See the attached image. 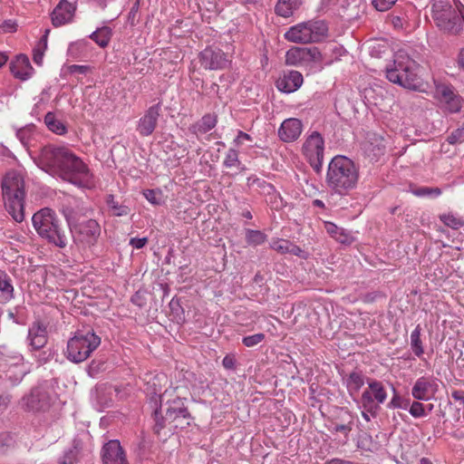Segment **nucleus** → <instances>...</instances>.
<instances>
[{
  "label": "nucleus",
  "mask_w": 464,
  "mask_h": 464,
  "mask_svg": "<svg viewBox=\"0 0 464 464\" xmlns=\"http://www.w3.org/2000/svg\"><path fill=\"white\" fill-rule=\"evenodd\" d=\"M39 166L50 175L78 187L92 188L94 185L88 166L66 147H44L39 156Z\"/></svg>",
  "instance_id": "nucleus-1"
},
{
  "label": "nucleus",
  "mask_w": 464,
  "mask_h": 464,
  "mask_svg": "<svg viewBox=\"0 0 464 464\" xmlns=\"http://www.w3.org/2000/svg\"><path fill=\"white\" fill-rule=\"evenodd\" d=\"M359 179V169L349 158L337 155L328 165L326 182L339 195H346L353 189Z\"/></svg>",
  "instance_id": "nucleus-2"
},
{
  "label": "nucleus",
  "mask_w": 464,
  "mask_h": 464,
  "mask_svg": "<svg viewBox=\"0 0 464 464\" xmlns=\"http://www.w3.org/2000/svg\"><path fill=\"white\" fill-rule=\"evenodd\" d=\"M2 192L7 212L16 222L24 219V180L22 174L9 171L2 180Z\"/></svg>",
  "instance_id": "nucleus-3"
},
{
  "label": "nucleus",
  "mask_w": 464,
  "mask_h": 464,
  "mask_svg": "<svg viewBox=\"0 0 464 464\" xmlns=\"http://www.w3.org/2000/svg\"><path fill=\"white\" fill-rule=\"evenodd\" d=\"M419 63L406 53L400 51L394 55L392 64L386 67L387 79L411 90H417L421 82L418 75Z\"/></svg>",
  "instance_id": "nucleus-4"
},
{
  "label": "nucleus",
  "mask_w": 464,
  "mask_h": 464,
  "mask_svg": "<svg viewBox=\"0 0 464 464\" xmlns=\"http://www.w3.org/2000/svg\"><path fill=\"white\" fill-rule=\"evenodd\" d=\"M33 225L38 235L61 248L67 245V237L54 211L44 208L34 214Z\"/></svg>",
  "instance_id": "nucleus-5"
},
{
  "label": "nucleus",
  "mask_w": 464,
  "mask_h": 464,
  "mask_svg": "<svg viewBox=\"0 0 464 464\" xmlns=\"http://www.w3.org/2000/svg\"><path fill=\"white\" fill-rule=\"evenodd\" d=\"M100 344L101 338L92 329L77 330L67 342L66 358L74 363L82 362L91 356Z\"/></svg>",
  "instance_id": "nucleus-6"
},
{
  "label": "nucleus",
  "mask_w": 464,
  "mask_h": 464,
  "mask_svg": "<svg viewBox=\"0 0 464 464\" xmlns=\"http://www.w3.org/2000/svg\"><path fill=\"white\" fill-rule=\"evenodd\" d=\"M431 11L433 21L440 31L457 34L462 30L460 10L454 8L448 0H433Z\"/></svg>",
  "instance_id": "nucleus-7"
},
{
  "label": "nucleus",
  "mask_w": 464,
  "mask_h": 464,
  "mask_svg": "<svg viewBox=\"0 0 464 464\" xmlns=\"http://www.w3.org/2000/svg\"><path fill=\"white\" fill-rule=\"evenodd\" d=\"M328 32V26L324 21H307L292 26L285 37L290 42L308 44L322 41Z\"/></svg>",
  "instance_id": "nucleus-8"
},
{
  "label": "nucleus",
  "mask_w": 464,
  "mask_h": 464,
  "mask_svg": "<svg viewBox=\"0 0 464 464\" xmlns=\"http://www.w3.org/2000/svg\"><path fill=\"white\" fill-rule=\"evenodd\" d=\"M55 399V393L48 382H44L32 388L22 398V407L28 411H45L50 409Z\"/></svg>",
  "instance_id": "nucleus-9"
},
{
  "label": "nucleus",
  "mask_w": 464,
  "mask_h": 464,
  "mask_svg": "<svg viewBox=\"0 0 464 464\" xmlns=\"http://www.w3.org/2000/svg\"><path fill=\"white\" fill-rule=\"evenodd\" d=\"M368 387L362 392L360 403L369 412L376 413L387 399V392L382 382L367 379Z\"/></svg>",
  "instance_id": "nucleus-10"
},
{
  "label": "nucleus",
  "mask_w": 464,
  "mask_h": 464,
  "mask_svg": "<svg viewBox=\"0 0 464 464\" xmlns=\"http://www.w3.org/2000/svg\"><path fill=\"white\" fill-rule=\"evenodd\" d=\"M302 150L310 165L318 170L324 160V140L322 135L317 131H312L305 139Z\"/></svg>",
  "instance_id": "nucleus-11"
},
{
  "label": "nucleus",
  "mask_w": 464,
  "mask_h": 464,
  "mask_svg": "<svg viewBox=\"0 0 464 464\" xmlns=\"http://www.w3.org/2000/svg\"><path fill=\"white\" fill-rule=\"evenodd\" d=\"M101 236V227L94 219H88L79 223L74 227V239L83 246L96 245Z\"/></svg>",
  "instance_id": "nucleus-12"
},
{
  "label": "nucleus",
  "mask_w": 464,
  "mask_h": 464,
  "mask_svg": "<svg viewBox=\"0 0 464 464\" xmlns=\"http://www.w3.org/2000/svg\"><path fill=\"white\" fill-rule=\"evenodd\" d=\"M159 411H155V430L159 432L166 425V422H173L178 418L189 419L190 414L188 408L185 406L184 401L180 398L172 400L166 411V416L163 418L159 417Z\"/></svg>",
  "instance_id": "nucleus-13"
},
{
  "label": "nucleus",
  "mask_w": 464,
  "mask_h": 464,
  "mask_svg": "<svg viewBox=\"0 0 464 464\" xmlns=\"http://www.w3.org/2000/svg\"><path fill=\"white\" fill-rule=\"evenodd\" d=\"M439 385L436 379L431 376L418 378L411 389V395L418 401H429L438 392Z\"/></svg>",
  "instance_id": "nucleus-14"
},
{
  "label": "nucleus",
  "mask_w": 464,
  "mask_h": 464,
  "mask_svg": "<svg viewBox=\"0 0 464 464\" xmlns=\"http://www.w3.org/2000/svg\"><path fill=\"white\" fill-rule=\"evenodd\" d=\"M199 63L206 70H218L225 68L228 60L222 50L206 48L199 53Z\"/></svg>",
  "instance_id": "nucleus-15"
},
{
  "label": "nucleus",
  "mask_w": 464,
  "mask_h": 464,
  "mask_svg": "<svg viewBox=\"0 0 464 464\" xmlns=\"http://www.w3.org/2000/svg\"><path fill=\"white\" fill-rule=\"evenodd\" d=\"M321 59L322 55L317 47H292L285 54L286 63L292 65H295L302 62H316Z\"/></svg>",
  "instance_id": "nucleus-16"
},
{
  "label": "nucleus",
  "mask_w": 464,
  "mask_h": 464,
  "mask_svg": "<svg viewBox=\"0 0 464 464\" xmlns=\"http://www.w3.org/2000/svg\"><path fill=\"white\" fill-rule=\"evenodd\" d=\"M303 131V123L298 118H286L278 129V137L284 142L296 140Z\"/></svg>",
  "instance_id": "nucleus-17"
},
{
  "label": "nucleus",
  "mask_w": 464,
  "mask_h": 464,
  "mask_svg": "<svg viewBox=\"0 0 464 464\" xmlns=\"http://www.w3.org/2000/svg\"><path fill=\"white\" fill-rule=\"evenodd\" d=\"M102 459L103 464H128L125 454L117 440H110L103 446Z\"/></svg>",
  "instance_id": "nucleus-18"
},
{
  "label": "nucleus",
  "mask_w": 464,
  "mask_h": 464,
  "mask_svg": "<svg viewBox=\"0 0 464 464\" xmlns=\"http://www.w3.org/2000/svg\"><path fill=\"white\" fill-rule=\"evenodd\" d=\"M438 93L440 94V102L443 103L446 111L457 113L460 111L462 100L454 92L452 88L441 86L438 89Z\"/></svg>",
  "instance_id": "nucleus-19"
},
{
  "label": "nucleus",
  "mask_w": 464,
  "mask_h": 464,
  "mask_svg": "<svg viewBox=\"0 0 464 464\" xmlns=\"http://www.w3.org/2000/svg\"><path fill=\"white\" fill-rule=\"evenodd\" d=\"M10 71L15 78L25 81L33 74L34 68L25 54H19L10 63Z\"/></svg>",
  "instance_id": "nucleus-20"
},
{
  "label": "nucleus",
  "mask_w": 464,
  "mask_h": 464,
  "mask_svg": "<svg viewBox=\"0 0 464 464\" xmlns=\"http://www.w3.org/2000/svg\"><path fill=\"white\" fill-rule=\"evenodd\" d=\"M303 75L297 71H289L283 77L276 81V87L280 92L286 93L293 92L301 87L303 83Z\"/></svg>",
  "instance_id": "nucleus-21"
},
{
  "label": "nucleus",
  "mask_w": 464,
  "mask_h": 464,
  "mask_svg": "<svg viewBox=\"0 0 464 464\" xmlns=\"http://www.w3.org/2000/svg\"><path fill=\"white\" fill-rule=\"evenodd\" d=\"M75 11L74 5L66 1L61 0L52 13V23L54 26L63 25L70 22Z\"/></svg>",
  "instance_id": "nucleus-22"
},
{
  "label": "nucleus",
  "mask_w": 464,
  "mask_h": 464,
  "mask_svg": "<svg viewBox=\"0 0 464 464\" xmlns=\"http://www.w3.org/2000/svg\"><path fill=\"white\" fill-rule=\"evenodd\" d=\"M28 340L33 349L43 348L47 343L46 326L40 322L34 323L28 331Z\"/></svg>",
  "instance_id": "nucleus-23"
},
{
  "label": "nucleus",
  "mask_w": 464,
  "mask_h": 464,
  "mask_svg": "<svg viewBox=\"0 0 464 464\" xmlns=\"http://www.w3.org/2000/svg\"><path fill=\"white\" fill-rule=\"evenodd\" d=\"M324 225L326 232L341 244L350 245L353 241L352 235L344 228L339 227L330 221H325Z\"/></svg>",
  "instance_id": "nucleus-24"
},
{
  "label": "nucleus",
  "mask_w": 464,
  "mask_h": 464,
  "mask_svg": "<svg viewBox=\"0 0 464 464\" xmlns=\"http://www.w3.org/2000/svg\"><path fill=\"white\" fill-rule=\"evenodd\" d=\"M14 286L10 276L0 270V304H5L13 298Z\"/></svg>",
  "instance_id": "nucleus-25"
},
{
  "label": "nucleus",
  "mask_w": 464,
  "mask_h": 464,
  "mask_svg": "<svg viewBox=\"0 0 464 464\" xmlns=\"http://www.w3.org/2000/svg\"><path fill=\"white\" fill-rule=\"evenodd\" d=\"M302 4V0H278L275 7L276 14L288 17L292 15L294 10L297 9Z\"/></svg>",
  "instance_id": "nucleus-26"
},
{
  "label": "nucleus",
  "mask_w": 464,
  "mask_h": 464,
  "mask_svg": "<svg viewBox=\"0 0 464 464\" xmlns=\"http://www.w3.org/2000/svg\"><path fill=\"white\" fill-rule=\"evenodd\" d=\"M112 36V30L108 26H102L90 34V38L95 42L100 47L108 46Z\"/></svg>",
  "instance_id": "nucleus-27"
},
{
  "label": "nucleus",
  "mask_w": 464,
  "mask_h": 464,
  "mask_svg": "<svg viewBox=\"0 0 464 464\" xmlns=\"http://www.w3.org/2000/svg\"><path fill=\"white\" fill-rule=\"evenodd\" d=\"M16 362L11 366L7 372V378L14 383L16 384L22 381L24 376L25 375V369L23 363H20L22 361L21 356L16 357Z\"/></svg>",
  "instance_id": "nucleus-28"
},
{
  "label": "nucleus",
  "mask_w": 464,
  "mask_h": 464,
  "mask_svg": "<svg viewBox=\"0 0 464 464\" xmlns=\"http://www.w3.org/2000/svg\"><path fill=\"white\" fill-rule=\"evenodd\" d=\"M364 384V377L358 372H353L346 379V387L351 395L358 393Z\"/></svg>",
  "instance_id": "nucleus-29"
},
{
  "label": "nucleus",
  "mask_w": 464,
  "mask_h": 464,
  "mask_svg": "<svg viewBox=\"0 0 464 464\" xmlns=\"http://www.w3.org/2000/svg\"><path fill=\"white\" fill-rule=\"evenodd\" d=\"M44 122L50 131L57 135H64L68 130V126L62 118H44Z\"/></svg>",
  "instance_id": "nucleus-30"
},
{
  "label": "nucleus",
  "mask_w": 464,
  "mask_h": 464,
  "mask_svg": "<svg viewBox=\"0 0 464 464\" xmlns=\"http://www.w3.org/2000/svg\"><path fill=\"white\" fill-rule=\"evenodd\" d=\"M420 333L421 328L420 325L418 324L411 334V348L413 353L419 358H420L424 353Z\"/></svg>",
  "instance_id": "nucleus-31"
},
{
  "label": "nucleus",
  "mask_w": 464,
  "mask_h": 464,
  "mask_svg": "<svg viewBox=\"0 0 464 464\" xmlns=\"http://www.w3.org/2000/svg\"><path fill=\"white\" fill-rule=\"evenodd\" d=\"M217 124L216 118H202L200 121H198L197 123H195L191 130L192 131L197 134H204L212 130Z\"/></svg>",
  "instance_id": "nucleus-32"
},
{
  "label": "nucleus",
  "mask_w": 464,
  "mask_h": 464,
  "mask_svg": "<svg viewBox=\"0 0 464 464\" xmlns=\"http://www.w3.org/2000/svg\"><path fill=\"white\" fill-rule=\"evenodd\" d=\"M107 204L112 214L116 217L127 216L130 213V208L115 201L112 195L108 196Z\"/></svg>",
  "instance_id": "nucleus-33"
},
{
  "label": "nucleus",
  "mask_w": 464,
  "mask_h": 464,
  "mask_svg": "<svg viewBox=\"0 0 464 464\" xmlns=\"http://www.w3.org/2000/svg\"><path fill=\"white\" fill-rule=\"evenodd\" d=\"M392 398L387 404L389 409H403L407 410L410 404V401L408 399L402 398L397 392V390L392 387Z\"/></svg>",
  "instance_id": "nucleus-34"
},
{
  "label": "nucleus",
  "mask_w": 464,
  "mask_h": 464,
  "mask_svg": "<svg viewBox=\"0 0 464 464\" xmlns=\"http://www.w3.org/2000/svg\"><path fill=\"white\" fill-rule=\"evenodd\" d=\"M79 461V450L77 446L65 450L58 459L59 464H75Z\"/></svg>",
  "instance_id": "nucleus-35"
},
{
  "label": "nucleus",
  "mask_w": 464,
  "mask_h": 464,
  "mask_svg": "<svg viewBox=\"0 0 464 464\" xmlns=\"http://www.w3.org/2000/svg\"><path fill=\"white\" fill-rule=\"evenodd\" d=\"M246 240L251 246H259L266 240V236L260 230L246 229Z\"/></svg>",
  "instance_id": "nucleus-36"
},
{
  "label": "nucleus",
  "mask_w": 464,
  "mask_h": 464,
  "mask_svg": "<svg viewBox=\"0 0 464 464\" xmlns=\"http://www.w3.org/2000/svg\"><path fill=\"white\" fill-rule=\"evenodd\" d=\"M156 127V118H140L138 130L143 136L151 134Z\"/></svg>",
  "instance_id": "nucleus-37"
},
{
  "label": "nucleus",
  "mask_w": 464,
  "mask_h": 464,
  "mask_svg": "<svg viewBox=\"0 0 464 464\" xmlns=\"http://www.w3.org/2000/svg\"><path fill=\"white\" fill-rule=\"evenodd\" d=\"M440 219L444 225L453 229H458L463 226L462 219L452 213L442 214L440 216Z\"/></svg>",
  "instance_id": "nucleus-38"
},
{
  "label": "nucleus",
  "mask_w": 464,
  "mask_h": 464,
  "mask_svg": "<svg viewBox=\"0 0 464 464\" xmlns=\"http://www.w3.org/2000/svg\"><path fill=\"white\" fill-rule=\"evenodd\" d=\"M34 131H35L34 125L30 124V125H27V126L18 130L16 132V136L20 140V141L24 145H25L30 141L31 138L34 134Z\"/></svg>",
  "instance_id": "nucleus-39"
},
{
  "label": "nucleus",
  "mask_w": 464,
  "mask_h": 464,
  "mask_svg": "<svg viewBox=\"0 0 464 464\" xmlns=\"http://www.w3.org/2000/svg\"><path fill=\"white\" fill-rule=\"evenodd\" d=\"M290 241L286 239L277 238L271 242L270 246L280 254L288 253Z\"/></svg>",
  "instance_id": "nucleus-40"
},
{
  "label": "nucleus",
  "mask_w": 464,
  "mask_h": 464,
  "mask_svg": "<svg viewBox=\"0 0 464 464\" xmlns=\"http://www.w3.org/2000/svg\"><path fill=\"white\" fill-rule=\"evenodd\" d=\"M240 161L238 160L237 151L234 149L228 150L226 154V158L224 160V165L227 168L237 167L239 166Z\"/></svg>",
  "instance_id": "nucleus-41"
},
{
  "label": "nucleus",
  "mask_w": 464,
  "mask_h": 464,
  "mask_svg": "<svg viewBox=\"0 0 464 464\" xmlns=\"http://www.w3.org/2000/svg\"><path fill=\"white\" fill-rule=\"evenodd\" d=\"M265 340V334L262 333L245 336L242 343L246 347H254Z\"/></svg>",
  "instance_id": "nucleus-42"
},
{
  "label": "nucleus",
  "mask_w": 464,
  "mask_h": 464,
  "mask_svg": "<svg viewBox=\"0 0 464 464\" xmlns=\"http://www.w3.org/2000/svg\"><path fill=\"white\" fill-rule=\"evenodd\" d=\"M409 412L414 418H421L426 415L424 405L419 401H413L411 404Z\"/></svg>",
  "instance_id": "nucleus-43"
},
{
  "label": "nucleus",
  "mask_w": 464,
  "mask_h": 464,
  "mask_svg": "<svg viewBox=\"0 0 464 464\" xmlns=\"http://www.w3.org/2000/svg\"><path fill=\"white\" fill-rule=\"evenodd\" d=\"M145 198L152 205L160 204V192L155 189H146L143 191Z\"/></svg>",
  "instance_id": "nucleus-44"
},
{
  "label": "nucleus",
  "mask_w": 464,
  "mask_h": 464,
  "mask_svg": "<svg viewBox=\"0 0 464 464\" xmlns=\"http://www.w3.org/2000/svg\"><path fill=\"white\" fill-rule=\"evenodd\" d=\"M447 140L450 144H456L464 140V127L458 128L448 137Z\"/></svg>",
  "instance_id": "nucleus-45"
},
{
  "label": "nucleus",
  "mask_w": 464,
  "mask_h": 464,
  "mask_svg": "<svg viewBox=\"0 0 464 464\" xmlns=\"http://www.w3.org/2000/svg\"><path fill=\"white\" fill-rule=\"evenodd\" d=\"M397 0H372L373 6L381 12L390 9Z\"/></svg>",
  "instance_id": "nucleus-46"
},
{
  "label": "nucleus",
  "mask_w": 464,
  "mask_h": 464,
  "mask_svg": "<svg viewBox=\"0 0 464 464\" xmlns=\"http://www.w3.org/2000/svg\"><path fill=\"white\" fill-rule=\"evenodd\" d=\"M341 7L343 9V14H345L348 18H353L354 12H350V7L356 9L358 6L356 5V0H343Z\"/></svg>",
  "instance_id": "nucleus-47"
},
{
  "label": "nucleus",
  "mask_w": 464,
  "mask_h": 464,
  "mask_svg": "<svg viewBox=\"0 0 464 464\" xmlns=\"http://www.w3.org/2000/svg\"><path fill=\"white\" fill-rule=\"evenodd\" d=\"M352 430V422H348L346 424H334L332 428L333 432H340L343 434L344 438L347 440L348 435Z\"/></svg>",
  "instance_id": "nucleus-48"
},
{
  "label": "nucleus",
  "mask_w": 464,
  "mask_h": 464,
  "mask_svg": "<svg viewBox=\"0 0 464 464\" xmlns=\"http://www.w3.org/2000/svg\"><path fill=\"white\" fill-rule=\"evenodd\" d=\"M147 242V237H132L130 240V245L136 249H140L145 246Z\"/></svg>",
  "instance_id": "nucleus-49"
},
{
  "label": "nucleus",
  "mask_w": 464,
  "mask_h": 464,
  "mask_svg": "<svg viewBox=\"0 0 464 464\" xmlns=\"http://www.w3.org/2000/svg\"><path fill=\"white\" fill-rule=\"evenodd\" d=\"M15 30H16V24L12 22L11 20L5 21L0 25V31L2 33H12V32H14Z\"/></svg>",
  "instance_id": "nucleus-50"
},
{
  "label": "nucleus",
  "mask_w": 464,
  "mask_h": 464,
  "mask_svg": "<svg viewBox=\"0 0 464 464\" xmlns=\"http://www.w3.org/2000/svg\"><path fill=\"white\" fill-rule=\"evenodd\" d=\"M160 114H163L161 103L158 102L157 104L152 105L149 108L147 114L145 116H160Z\"/></svg>",
  "instance_id": "nucleus-51"
},
{
  "label": "nucleus",
  "mask_w": 464,
  "mask_h": 464,
  "mask_svg": "<svg viewBox=\"0 0 464 464\" xmlns=\"http://www.w3.org/2000/svg\"><path fill=\"white\" fill-rule=\"evenodd\" d=\"M251 140H252V138L248 134H246L243 131H239L234 141L237 146H241L246 141H251Z\"/></svg>",
  "instance_id": "nucleus-52"
},
{
  "label": "nucleus",
  "mask_w": 464,
  "mask_h": 464,
  "mask_svg": "<svg viewBox=\"0 0 464 464\" xmlns=\"http://www.w3.org/2000/svg\"><path fill=\"white\" fill-rule=\"evenodd\" d=\"M69 70L72 73L77 72L81 74H86L90 71V67L85 65L72 64L69 67Z\"/></svg>",
  "instance_id": "nucleus-53"
},
{
  "label": "nucleus",
  "mask_w": 464,
  "mask_h": 464,
  "mask_svg": "<svg viewBox=\"0 0 464 464\" xmlns=\"http://www.w3.org/2000/svg\"><path fill=\"white\" fill-rule=\"evenodd\" d=\"M288 253L300 257L305 256L304 251L292 242H290Z\"/></svg>",
  "instance_id": "nucleus-54"
},
{
  "label": "nucleus",
  "mask_w": 464,
  "mask_h": 464,
  "mask_svg": "<svg viewBox=\"0 0 464 464\" xmlns=\"http://www.w3.org/2000/svg\"><path fill=\"white\" fill-rule=\"evenodd\" d=\"M44 50H41L40 48H35L34 50V55H33V60L34 62L38 64V65H41L42 63H43V57H44Z\"/></svg>",
  "instance_id": "nucleus-55"
},
{
  "label": "nucleus",
  "mask_w": 464,
  "mask_h": 464,
  "mask_svg": "<svg viewBox=\"0 0 464 464\" xmlns=\"http://www.w3.org/2000/svg\"><path fill=\"white\" fill-rule=\"evenodd\" d=\"M456 62L458 68L464 73V47L459 50Z\"/></svg>",
  "instance_id": "nucleus-56"
},
{
  "label": "nucleus",
  "mask_w": 464,
  "mask_h": 464,
  "mask_svg": "<svg viewBox=\"0 0 464 464\" xmlns=\"http://www.w3.org/2000/svg\"><path fill=\"white\" fill-rule=\"evenodd\" d=\"M451 397L456 401H459L462 406L464 407V391L461 390H454L451 392Z\"/></svg>",
  "instance_id": "nucleus-57"
},
{
  "label": "nucleus",
  "mask_w": 464,
  "mask_h": 464,
  "mask_svg": "<svg viewBox=\"0 0 464 464\" xmlns=\"http://www.w3.org/2000/svg\"><path fill=\"white\" fill-rule=\"evenodd\" d=\"M50 33L49 29H46L44 32V34L41 37V39L38 42V45L36 48H40L41 50L45 51L47 48V37Z\"/></svg>",
  "instance_id": "nucleus-58"
},
{
  "label": "nucleus",
  "mask_w": 464,
  "mask_h": 464,
  "mask_svg": "<svg viewBox=\"0 0 464 464\" xmlns=\"http://www.w3.org/2000/svg\"><path fill=\"white\" fill-rule=\"evenodd\" d=\"M222 364L226 369H233L235 366V360L232 356L227 355L224 357Z\"/></svg>",
  "instance_id": "nucleus-59"
},
{
  "label": "nucleus",
  "mask_w": 464,
  "mask_h": 464,
  "mask_svg": "<svg viewBox=\"0 0 464 464\" xmlns=\"http://www.w3.org/2000/svg\"><path fill=\"white\" fill-rule=\"evenodd\" d=\"M325 464H357L355 462L345 460L338 458L332 459L325 462Z\"/></svg>",
  "instance_id": "nucleus-60"
},
{
  "label": "nucleus",
  "mask_w": 464,
  "mask_h": 464,
  "mask_svg": "<svg viewBox=\"0 0 464 464\" xmlns=\"http://www.w3.org/2000/svg\"><path fill=\"white\" fill-rule=\"evenodd\" d=\"M431 188H421L417 192L416 195L418 196H428L430 195Z\"/></svg>",
  "instance_id": "nucleus-61"
},
{
  "label": "nucleus",
  "mask_w": 464,
  "mask_h": 464,
  "mask_svg": "<svg viewBox=\"0 0 464 464\" xmlns=\"http://www.w3.org/2000/svg\"><path fill=\"white\" fill-rule=\"evenodd\" d=\"M392 23L394 25V27H401L402 22L400 16H392Z\"/></svg>",
  "instance_id": "nucleus-62"
},
{
  "label": "nucleus",
  "mask_w": 464,
  "mask_h": 464,
  "mask_svg": "<svg viewBox=\"0 0 464 464\" xmlns=\"http://www.w3.org/2000/svg\"><path fill=\"white\" fill-rule=\"evenodd\" d=\"M8 60V57L7 55H5L4 53H0V68L5 64V63L7 62Z\"/></svg>",
  "instance_id": "nucleus-63"
},
{
  "label": "nucleus",
  "mask_w": 464,
  "mask_h": 464,
  "mask_svg": "<svg viewBox=\"0 0 464 464\" xmlns=\"http://www.w3.org/2000/svg\"><path fill=\"white\" fill-rule=\"evenodd\" d=\"M9 401L7 397L0 395V407H5L8 404Z\"/></svg>",
  "instance_id": "nucleus-64"
}]
</instances>
